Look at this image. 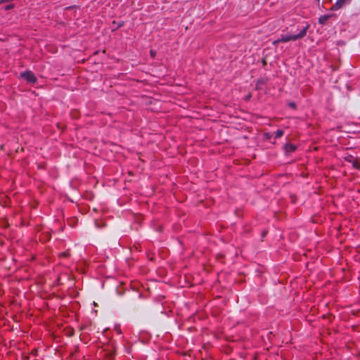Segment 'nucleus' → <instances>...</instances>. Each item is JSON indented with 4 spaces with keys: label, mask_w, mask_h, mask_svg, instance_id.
Returning a JSON list of instances; mask_svg holds the SVG:
<instances>
[{
    "label": "nucleus",
    "mask_w": 360,
    "mask_h": 360,
    "mask_svg": "<svg viewBox=\"0 0 360 360\" xmlns=\"http://www.w3.org/2000/svg\"><path fill=\"white\" fill-rule=\"evenodd\" d=\"M309 28V25H307L299 34H286V35H281V38L278 39L274 41L273 44L274 45H276L279 42H288L290 41H295L297 39H302L307 32L308 29Z\"/></svg>",
    "instance_id": "obj_1"
},
{
    "label": "nucleus",
    "mask_w": 360,
    "mask_h": 360,
    "mask_svg": "<svg viewBox=\"0 0 360 360\" xmlns=\"http://www.w3.org/2000/svg\"><path fill=\"white\" fill-rule=\"evenodd\" d=\"M266 79H259L256 83V89L259 90H263L264 89L266 85Z\"/></svg>",
    "instance_id": "obj_6"
},
{
    "label": "nucleus",
    "mask_w": 360,
    "mask_h": 360,
    "mask_svg": "<svg viewBox=\"0 0 360 360\" xmlns=\"http://www.w3.org/2000/svg\"><path fill=\"white\" fill-rule=\"evenodd\" d=\"M13 8H14V4H9V5H7L6 6H5L4 9L6 11H8V10L13 9Z\"/></svg>",
    "instance_id": "obj_12"
},
{
    "label": "nucleus",
    "mask_w": 360,
    "mask_h": 360,
    "mask_svg": "<svg viewBox=\"0 0 360 360\" xmlns=\"http://www.w3.org/2000/svg\"><path fill=\"white\" fill-rule=\"evenodd\" d=\"M4 227H5V228L8 227V222H7V221H6V224H4Z\"/></svg>",
    "instance_id": "obj_18"
},
{
    "label": "nucleus",
    "mask_w": 360,
    "mask_h": 360,
    "mask_svg": "<svg viewBox=\"0 0 360 360\" xmlns=\"http://www.w3.org/2000/svg\"><path fill=\"white\" fill-rule=\"evenodd\" d=\"M297 150V146L292 143H285L284 146V150L286 153H292Z\"/></svg>",
    "instance_id": "obj_4"
},
{
    "label": "nucleus",
    "mask_w": 360,
    "mask_h": 360,
    "mask_svg": "<svg viewBox=\"0 0 360 360\" xmlns=\"http://www.w3.org/2000/svg\"><path fill=\"white\" fill-rule=\"evenodd\" d=\"M266 234V231H263L262 233V236L264 237Z\"/></svg>",
    "instance_id": "obj_20"
},
{
    "label": "nucleus",
    "mask_w": 360,
    "mask_h": 360,
    "mask_svg": "<svg viewBox=\"0 0 360 360\" xmlns=\"http://www.w3.org/2000/svg\"><path fill=\"white\" fill-rule=\"evenodd\" d=\"M252 97L251 93H248V94L245 97V101H248Z\"/></svg>",
    "instance_id": "obj_13"
},
{
    "label": "nucleus",
    "mask_w": 360,
    "mask_h": 360,
    "mask_svg": "<svg viewBox=\"0 0 360 360\" xmlns=\"http://www.w3.org/2000/svg\"><path fill=\"white\" fill-rule=\"evenodd\" d=\"M318 1H319L320 0H317ZM333 0H323V2H322V6H323V4H326V3H330Z\"/></svg>",
    "instance_id": "obj_14"
},
{
    "label": "nucleus",
    "mask_w": 360,
    "mask_h": 360,
    "mask_svg": "<svg viewBox=\"0 0 360 360\" xmlns=\"http://www.w3.org/2000/svg\"><path fill=\"white\" fill-rule=\"evenodd\" d=\"M21 77L25 79L27 82L32 84H35L37 80L34 74L30 70L25 71L23 73H22Z\"/></svg>",
    "instance_id": "obj_2"
},
{
    "label": "nucleus",
    "mask_w": 360,
    "mask_h": 360,
    "mask_svg": "<svg viewBox=\"0 0 360 360\" xmlns=\"http://www.w3.org/2000/svg\"><path fill=\"white\" fill-rule=\"evenodd\" d=\"M283 134H284V131L281 129H278L275 133V138L278 139V138L283 136Z\"/></svg>",
    "instance_id": "obj_11"
},
{
    "label": "nucleus",
    "mask_w": 360,
    "mask_h": 360,
    "mask_svg": "<svg viewBox=\"0 0 360 360\" xmlns=\"http://www.w3.org/2000/svg\"><path fill=\"white\" fill-rule=\"evenodd\" d=\"M345 161L352 163V167L358 170H360V162L357 158H354L352 155H348L345 157Z\"/></svg>",
    "instance_id": "obj_3"
},
{
    "label": "nucleus",
    "mask_w": 360,
    "mask_h": 360,
    "mask_svg": "<svg viewBox=\"0 0 360 360\" xmlns=\"http://www.w3.org/2000/svg\"><path fill=\"white\" fill-rule=\"evenodd\" d=\"M347 0H338L334 6H333L330 8L331 11L338 10L347 1Z\"/></svg>",
    "instance_id": "obj_8"
},
{
    "label": "nucleus",
    "mask_w": 360,
    "mask_h": 360,
    "mask_svg": "<svg viewBox=\"0 0 360 360\" xmlns=\"http://www.w3.org/2000/svg\"><path fill=\"white\" fill-rule=\"evenodd\" d=\"M115 356V351L112 349L108 352H105L103 354L105 360H113Z\"/></svg>",
    "instance_id": "obj_5"
},
{
    "label": "nucleus",
    "mask_w": 360,
    "mask_h": 360,
    "mask_svg": "<svg viewBox=\"0 0 360 360\" xmlns=\"http://www.w3.org/2000/svg\"><path fill=\"white\" fill-rule=\"evenodd\" d=\"M4 227H5V228L8 227V222H7V221H6V224H4Z\"/></svg>",
    "instance_id": "obj_19"
},
{
    "label": "nucleus",
    "mask_w": 360,
    "mask_h": 360,
    "mask_svg": "<svg viewBox=\"0 0 360 360\" xmlns=\"http://www.w3.org/2000/svg\"><path fill=\"white\" fill-rule=\"evenodd\" d=\"M263 65H266L264 60H263Z\"/></svg>",
    "instance_id": "obj_21"
},
{
    "label": "nucleus",
    "mask_w": 360,
    "mask_h": 360,
    "mask_svg": "<svg viewBox=\"0 0 360 360\" xmlns=\"http://www.w3.org/2000/svg\"><path fill=\"white\" fill-rule=\"evenodd\" d=\"M70 256V252L69 250L65 251V252H60L59 253L58 255V257H69Z\"/></svg>",
    "instance_id": "obj_10"
},
{
    "label": "nucleus",
    "mask_w": 360,
    "mask_h": 360,
    "mask_svg": "<svg viewBox=\"0 0 360 360\" xmlns=\"http://www.w3.org/2000/svg\"><path fill=\"white\" fill-rule=\"evenodd\" d=\"M330 17H331V15H325L321 16L319 18V22L320 24L324 25Z\"/></svg>",
    "instance_id": "obj_9"
},
{
    "label": "nucleus",
    "mask_w": 360,
    "mask_h": 360,
    "mask_svg": "<svg viewBox=\"0 0 360 360\" xmlns=\"http://www.w3.org/2000/svg\"><path fill=\"white\" fill-rule=\"evenodd\" d=\"M347 0H338L334 6H333L330 8L331 11L338 10L347 1Z\"/></svg>",
    "instance_id": "obj_7"
},
{
    "label": "nucleus",
    "mask_w": 360,
    "mask_h": 360,
    "mask_svg": "<svg viewBox=\"0 0 360 360\" xmlns=\"http://www.w3.org/2000/svg\"><path fill=\"white\" fill-rule=\"evenodd\" d=\"M86 194H89V193H86ZM90 194V197H87V198H89V200H91L93 198H94V194L92 193H89Z\"/></svg>",
    "instance_id": "obj_16"
},
{
    "label": "nucleus",
    "mask_w": 360,
    "mask_h": 360,
    "mask_svg": "<svg viewBox=\"0 0 360 360\" xmlns=\"http://www.w3.org/2000/svg\"><path fill=\"white\" fill-rule=\"evenodd\" d=\"M122 25H123V22H119L117 24V27H122Z\"/></svg>",
    "instance_id": "obj_17"
},
{
    "label": "nucleus",
    "mask_w": 360,
    "mask_h": 360,
    "mask_svg": "<svg viewBox=\"0 0 360 360\" xmlns=\"http://www.w3.org/2000/svg\"><path fill=\"white\" fill-rule=\"evenodd\" d=\"M289 105L294 109L296 108V105L295 103H290Z\"/></svg>",
    "instance_id": "obj_15"
}]
</instances>
